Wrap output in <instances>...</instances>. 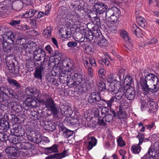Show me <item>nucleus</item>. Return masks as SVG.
I'll list each match as a JSON object with an SVG mask.
<instances>
[{
	"label": "nucleus",
	"instance_id": "nucleus-49",
	"mask_svg": "<svg viewBox=\"0 0 159 159\" xmlns=\"http://www.w3.org/2000/svg\"><path fill=\"white\" fill-rule=\"evenodd\" d=\"M15 133H16L15 135L16 136H22L24 134V131L23 128H21L20 130H19L18 131L16 130Z\"/></svg>",
	"mask_w": 159,
	"mask_h": 159
},
{
	"label": "nucleus",
	"instance_id": "nucleus-25",
	"mask_svg": "<svg viewBox=\"0 0 159 159\" xmlns=\"http://www.w3.org/2000/svg\"><path fill=\"white\" fill-rule=\"evenodd\" d=\"M43 70V68L41 67H37L34 75L35 78L41 79L42 77V72Z\"/></svg>",
	"mask_w": 159,
	"mask_h": 159
},
{
	"label": "nucleus",
	"instance_id": "nucleus-26",
	"mask_svg": "<svg viewBox=\"0 0 159 159\" xmlns=\"http://www.w3.org/2000/svg\"><path fill=\"white\" fill-rule=\"evenodd\" d=\"M137 20L138 24L141 27L144 28L147 26V23L144 18L139 16L137 18Z\"/></svg>",
	"mask_w": 159,
	"mask_h": 159
},
{
	"label": "nucleus",
	"instance_id": "nucleus-6",
	"mask_svg": "<svg viewBox=\"0 0 159 159\" xmlns=\"http://www.w3.org/2000/svg\"><path fill=\"white\" fill-rule=\"evenodd\" d=\"M72 79L73 81V84L74 85H78L81 83L83 84L86 82V80L80 74L75 73L72 76Z\"/></svg>",
	"mask_w": 159,
	"mask_h": 159
},
{
	"label": "nucleus",
	"instance_id": "nucleus-57",
	"mask_svg": "<svg viewBox=\"0 0 159 159\" xmlns=\"http://www.w3.org/2000/svg\"><path fill=\"white\" fill-rule=\"evenodd\" d=\"M89 61L91 65L93 66H96L97 65L95 60L93 58H91L89 60Z\"/></svg>",
	"mask_w": 159,
	"mask_h": 159
},
{
	"label": "nucleus",
	"instance_id": "nucleus-43",
	"mask_svg": "<svg viewBox=\"0 0 159 159\" xmlns=\"http://www.w3.org/2000/svg\"><path fill=\"white\" fill-rule=\"evenodd\" d=\"M117 145L120 147H123L125 146L126 143L121 137H119L117 139Z\"/></svg>",
	"mask_w": 159,
	"mask_h": 159
},
{
	"label": "nucleus",
	"instance_id": "nucleus-24",
	"mask_svg": "<svg viewBox=\"0 0 159 159\" xmlns=\"http://www.w3.org/2000/svg\"><path fill=\"white\" fill-rule=\"evenodd\" d=\"M108 112L101 111V115L103 117L105 122H109L112 119V116L109 114H106Z\"/></svg>",
	"mask_w": 159,
	"mask_h": 159
},
{
	"label": "nucleus",
	"instance_id": "nucleus-17",
	"mask_svg": "<svg viewBox=\"0 0 159 159\" xmlns=\"http://www.w3.org/2000/svg\"><path fill=\"white\" fill-rule=\"evenodd\" d=\"M16 147L23 150H29L33 148L34 147L32 144L28 142H24L22 143H17L16 144Z\"/></svg>",
	"mask_w": 159,
	"mask_h": 159
},
{
	"label": "nucleus",
	"instance_id": "nucleus-29",
	"mask_svg": "<svg viewBox=\"0 0 159 159\" xmlns=\"http://www.w3.org/2000/svg\"><path fill=\"white\" fill-rule=\"evenodd\" d=\"M131 30L137 37H138L140 36L141 30L140 28L136 25H133Z\"/></svg>",
	"mask_w": 159,
	"mask_h": 159
},
{
	"label": "nucleus",
	"instance_id": "nucleus-62",
	"mask_svg": "<svg viewBox=\"0 0 159 159\" xmlns=\"http://www.w3.org/2000/svg\"><path fill=\"white\" fill-rule=\"evenodd\" d=\"M102 61L104 63L105 65L108 66L110 63V61L108 59L104 58L102 59Z\"/></svg>",
	"mask_w": 159,
	"mask_h": 159
},
{
	"label": "nucleus",
	"instance_id": "nucleus-7",
	"mask_svg": "<svg viewBox=\"0 0 159 159\" xmlns=\"http://www.w3.org/2000/svg\"><path fill=\"white\" fill-rule=\"evenodd\" d=\"M46 107L49 108L52 113L54 115H56L58 112L57 108L55 107L54 104V101L51 98L48 99L46 102H44Z\"/></svg>",
	"mask_w": 159,
	"mask_h": 159
},
{
	"label": "nucleus",
	"instance_id": "nucleus-59",
	"mask_svg": "<svg viewBox=\"0 0 159 159\" xmlns=\"http://www.w3.org/2000/svg\"><path fill=\"white\" fill-rule=\"evenodd\" d=\"M52 43L56 46L57 48H58V43L57 40L54 38L52 37Z\"/></svg>",
	"mask_w": 159,
	"mask_h": 159
},
{
	"label": "nucleus",
	"instance_id": "nucleus-10",
	"mask_svg": "<svg viewBox=\"0 0 159 159\" xmlns=\"http://www.w3.org/2000/svg\"><path fill=\"white\" fill-rule=\"evenodd\" d=\"M6 153L8 155L13 157L18 156L20 154V151L16 149L15 147H9L5 150Z\"/></svg>",
	"mask_w": 159,
	"mask_h": 159
},
{
	"label": "nucleus",
	"instance_id": "nucleus-13",
	"mask_svg": "<svg viewBox=\"0 0 159 159\" xmlns=\"http://www.w3.org/2000/svg\"><path fill=\"white\" fill-rule=\"evenodd\" d=\"M69 155L67 151H65L60 154H52L46 157V159H60Z\"/></svg>",
	"mask_w": 159,
	"mask_h": 159
},
{
	"label": "nucleus",
	"instance_id": "nucleus-56",
	"mask_svg": "<svg viewBox=\"0 0 159 159\" xmlns=\"http://www.w3.org/2000/svg\"><path fill=\"white\" fill-rule=\"evenodd\" d=\"M45 48L46 51L49 53H51L52 51V49L50 46V45H48L46 46Z\"/></svg>",
	"mask_w": 159,
	"mask_h": 159
},
{
	"label": "nucleus",
	"instance_id": "nucleus-11",
	"mask_svg": "<svg viewBox=\"0 0 159 159\" xmlns=\"http://www.w3.org/2000/svg\"><path fill=\"white\" fill-rule=\"evenodd\" d=\"M59 33L60 35L64 38H69L71 35L70 29L67 26L60 29Z\"/></svg>",
	"mask_w": 159,
	"mask_h": 159
},
{
	"label": "nucleus",
	"instance_id": "nucleus-12",
	"mask_svg": "<svg viewBox=\"0 0 159 159\" xmlns=\"http://www.w3.org/2000/svg\"><path fill=\"white\" fill-rule=\"evenodd\" d=\"M88 140L87 148L89 150H91L93 147L96 146L97 143V139L94 137H87Z\"/></svg>",
	"mask_w": 159,
	"mask_h": 159
},
{
	"label": "nucleus",
	"instance_id": "nucleus-36",
	"mask_svg": "<svg viewBox=\"0 0 159 159\" xmlns=\"http://www.w3.org/2000/svg\"><path fill=\"white\" fill-rule=\"evenodd\" d=\"M145 42L148 44L153 45L157 42V40L153 37H150L147 39L145 40Z\"/></svg>",
	"mask_w": 159,
	"mask_h": 159
},
{
	"label": "nucleus",
	"instance_id": "nucleus-63",
	"mask_svg": "<svg viewBox=\"0 0 159 159\" xmlns=\"http://www.w3.org/2000/svg\"><path fill=\"white\" fill-rule=\"evenodd\" d=\"M26 102L29 103H31V104L32 105V103L35 102V101L33 100V99L32 98H28L26 100Z\"/></svg>",
	"mask_w": 159,
	"mask_h": 159
},
{
	"label": "nucleus",
	"instance_id": "nucleus-28",
	"mask_svg": "<svg viewBox=\"0 0 159 159\" xmlns=\"http://www.w3.org/2000/svg\"><path fill=\"white\" fill-rule=\"evenodd\" d=\"M72 25L74 28H79L81 23L80 19L78 16H76L72 20Z\"/></svg>",
	"mask_w": 159,
	"mask_h": 159
},
{
	"label": "nucleus",
	"instance_id": "nucleus-40",
	"mask_svg": "<svg viewBox=\"0 0 159 159\" xmlns=\"http://www.w3.org/2000/svg\"><path fill=\"white\" fill-rule=\"evenodd\" d=\"M124 94V92L122 90H119L116 93L115 95V98H116V100H120L122 98Z\"/></svg>",
	"mask_w": 159,
	"mask_h": 159
},
{
	"label": "nucleus",
	"instance_id": "nucleus-34",
	"mask_svg": "<svg viewBox=\"0 0 159 159\" xmlns=\"http://www.w3.org/2000/svg\"><path fill=\"white\" fill-rule=\"evenodd\" d=\"M141 148L139 144L133 145L131 147V150L133 153H138L141 150Z\"/></svg>",
	"mask_w": 159,
	"mask_h": 159
},
{
	"label": "nucleus",
	"instance_id": "nucleus-54",
	"mask_svg": "<svg viewBox=\"0 0 159 159\" xmlns=\"http://www.w3.org/2000/svg\"><path fill=\"white\" fill-rule=\"evenodd\" d=\"M9 94L11 95L12 97L15 99H17L18 98V96L12 90L8 91Z\"/></svg>",
	"mask_w": 159,
	"mask_h": 159
},
{
	"label": "nucleus",
	"instance_id": "nucleus-31",
	"mask_svg": "<svg viewBox=\"0 0 159 159\" xmlns=\"http://www.w3.org/2000/svg\"><path fill=\"white\" fill-rule=\"evenodd\" d=\"M97 85L98 89L100 91H104L107 90L106 84L102 80H99L98 82Z\"/></svg>",
	"mask_w": 159,
	"mask_h": 159
},
{
	"label": "nucleus",
	"instance_id": "nucleus-5",
	"mask_svg": "<svg viewBox=\"0 0 159 159\" xmlns=\"http://www.w3.org/2000/svg\"><path fill=\"white\" fill-rule=\"evenodd\" d=\"M72 79L73 81V84L74 85H78L81 83L83 84L86 82V80L80 74L75 73L72 76Z\"/></svg>",
	"mask_w": 159,
	"mask_h": 159
},
{
	"label": "nucleus",
	"instance_id": "nucleus-51",
	"mask_svg": "<svg viewBox=\"0 0 159 159\" xmlns=\"http://www.w3.org/2000/svg\"><path fill=\"white\" fill-rule=\"evenodd\" d=\"M77 45V43L76 42L70 41L67 44V46L70 48H73L76 46Z\"/></svg>",
	"mask_w": 159,
	"mask_h": 159
},
{
	"label": "nucleus",
	"instance_id": "nucleus-1",
	"mask_svg": "<svg viewBox=\"0 0 159 159\" xmlns=\"http://www.w3.org/2000/svg\"><path fill=\"white\" fill-rule=\"evenodd\" d=\"M140 85L143 91L155 93L159 89V80L154 74H149L146 76L145 80L141 82Z\"/></svg>",
	"mask_w": 159,
	"mask_h": 159
},
{
	"label": "nucleus",
	"instance_id": "nucleus-35",
	"mask_svg": "<svg viewBox=\"0 0 159 159\" xmlns=\"http://www.w3.org/2000/svg\"><path fill=\"white\" fill-rule=\"evenodd\" d=\"M64 133L63 135L66 138H68L71 136L73 134L74 132L66 128H64L63 129Z\"/></svg>",
	"mask_w": 159,
	"mask_h": 159
},
{
	"label": "nucleus",
	"instance_id": "nucleus-61",
	"mask_svg": "<svg viewBox=\"0 0 159 159\" xmlns=\"http://www.w3.org/2000/svg\"><path fill=\"white\" fill-rule=\"evenodd\" d=\"M156 103L152 101H149L147 102V105L149 106V107H150L152 106V105L155 106V104Z\"/></svg>",
	"mask_w": 159,
	"mask_h": 159
},
{
	"label": "nucleus",
	"instance_id": "nucleus-53",
	"mask_svg": "<svg viewBox=\"0 0 159 159\" xmlns=\"http://www.w3.org/2000/svg\"><path fill=\"white\" fill-rule=\"evenodd\" d=\"M105 71L103 69L101 68H99L98 71L99 75L100 77H102V76L104 75Z\"/></svg>",
	"mask_w": 159,
	"mask_h": 159
},
{
	"label": "nucleus",
	"instance_id": "nucleus-52",
	"mask_svg": "<svg viewBox=\"0 0 159 159\" xmlns=\"http://www.w3.org/2000/svg\"><path fill=\"white\" fill-rule=\"evenodd\" d=\"M84 63L85 68L88 69H91L92 67V65L90 63H89L87 61L85 60L84 61Z\"/></svg>",
	"mask_w": 159,
	"mask_h": 159
},
{
	"label": "nucleus",
	"instance_id": "nucleus-30",
	"mask_svg": "<svg viewBox=\"0 0 159 159\" xmlns=\"http://www.w3.org/2000/svg\"><path fill=\"white\" fill-rule=\"evenodd\" d=\"M110 24L108 26V33L113 35L117 32L116 27L115 24L112 25Z\"/></svg>",
	"mask_w": 159,
	"mask_h": 159
},
{
	"label": "nucleus",
	"instance_id": "nucleus-16",
	"mask_svg": "<svg viewBox=\"0 0 159 159\" xmlns=\"http://www.w3.org/2000/svg\"><path fill=\"white\" fill-rule=\"evenodd\" d=\"M120 84L118 81H116L111 83L108 87V90L111 92H114L117 91L120 88Z\"/></svg>",
	"mask_w": 159,
	"mask_h": 159
},
{
	"label": "nucleus",
	"instance_id": "nucleus-38",
	"mask_svg": "<svg viewBox=\"0 0 159 159\" xmlns=\"http://www.w3.org/2000/svg\"><path fill=\"white\" fill-rule=\"evenodd\" d=\"M133 80L129 75H126L124 80V83L126 85L130 86L132 83Z\"/></svg>",
	"mask_w": 159,
	"mask_h": 159
},
{
	"label": "nucleus",
	"instance_id": "nucleus-47",
	"mask_svg": "<svg viewBox=\"0 0 159 159\" xmlns=\"http://www.w3.org/2000/svg\"><path fill=\"white\" fill-rule=\"evenodd\" d=\"M21 22L20 20H12L10 23V24L13 27H15L17 25H19Z\"/></svg>",
	"mask_w": 159,
	"mask_h": 159
},
{
	"label": "nucleus",
	"instance_id": "nucleus-45",
	"mask_svg": "<svg viewBox=\"0 0 159 159\" xmlns=\"http://www.w3.org/2000/svg\"><path fill=\"white\" fill-rule=\"evenodd\" d=\"M70 123L72 125L78 126L79 125V122L77 119L75 118H70Z\"/></svg>",
	"mask_w": 159,
	"mask_h": 159
},
{
	"label": "nucleus",
	"instance_id": "nucleus-3",
	"mask_svg": "<svg viewBox=\"0 0 159 159\" xmlns=\"http://www.w3.org/2000/svg\"><path fill=\"white\" fill-rule=\"evenodd\" d=\"M118 10L115 8V14L112 11H107L106 14V20L110 23L111 24L114 25L118 20V14L117 12Z\"/></svg>",
	"mask_w": 159,
	"mask_h": 159
},
{
	"label": "nucleus",
	"instance_id": "nucleus-21",
	"mask_svg": "<svg viewBox=\"0 0 159 159\" xmlns=\"http://www.w3.org/2000/svg\"><path fill=\"white\" fill-rule=\"evenodd\" d=\"M3 51L6 52H10L11 47L10 43H8L5 40H3L2 43Z\"/></svg>",
	"mask_w": 159,
	"mask_h": 159
},
{
	"label": "nucleus",
	"instance_id": "nucleus-2",
	"mask_svg": "<svg viewBox=\"0 0 159 159\" xmlns=\"http://www.w3.org/2000/svg\"><path fill=\"white\" fill-rule=\"evenodd\" d=\"M57 67L61 71H70L74 67L73 61L72 60H64L62 62H59L57 64Z\"/></svg>",
	"mask_w": 159,
	"mask_h": 159
},
{
	"label": "nucleus",
	"instance_id": "nucleus-41",
	"mask_svg": "<svg viewBox=\"0 0 159 159\" xmlns=\"http://www.w3.org/2000/svg\"><path fill=\"white\" fill-rule=\"evenodd\" d=\"M108 44L107 41L105 39H102L98 43V44L101 47H106Z\"/></svg>",
	"mask_w": 159,
	"mask_h": 159
},
{
	"label": "nucleus",
	"instance_id": "nucleus-9",
	"mask_svg": "<svg viewBox=\"0 0 159 159\" xmlns=\"http://www.w3.org/2000/svg\"><path fill=\"white\" fill-rule=\"evenodd\" d=\"M101 97L100 94L95 93H92L88 98V101L90 103L95 102H99Z\"/></svg>",
	"mask_w": 159,
	"mask_h": 159
},
{
	"label": "nucleus",
	"instance_id": "nucleus-46",
	"mask_svg": "<svg viewBox=\"0 0 159 159\" xmlns=\"http://www.w3.org/2000/svg\"><path fill=\"white\" fill-rule=\"evenodd\" d=\"M151 149H149L148 151V154L146 156H144L142 159H153L152 157L153 152L151 151Z\"/></svg>",
	"mask_w": 159,
	"mask_h": 159
},
{
	"label": "nucleus",
	"instance_id": "nucleus-4",
	"mask_svg": "<svg viewBox=\"0 0 159 159\" xmlns=\"http://www.w3.org/2000/svg\"><path fill=\"white\" fill-rule=\"evenodd\" d=\"M107 8V6L104 3L98 2L93 5L92 9L97 14H101L106 11Z\"/></svg>",
	"mask_w": 159,
	"mask_h": 159
},
{
	"label": "nucleus",
	"instance_id": "nucleus-18",
	"mask_svg": "<svg viewBox=\"0 0 159 159\" xmlns=\"http://www.w3.org/2000/svg\"><path fill=\"white\" fill-rule=\"evenodd\" d=\"M125 96L129 100H132L134 98L135 91L133 88L128 89L125 92Z\"/></svg>",
	"mask_w": 159,
	"mask_h": 159
},
{
	"label": "nucleus",
	"instance_id": "nucleus-44",
	"mask_svg": "<svg viewBox=\"0 0 159 159\" xmlns=\"http://www.w3.org/2000/svg\"><path fill=\"white\" fill-rule=\"evenodd\" d=\"M5 38H7L9 40L14 42L15 40V35L12 32H8L5 35Z\"/></svg>",
	"mask_w": 159,
	"mask_h": 159
},
{
	"label": "nucleus",
	"instance_id": "nucleus-64",
	"mask_svg": "<svg viewBox=\"0 0 159 159\" xmlns=\"http://www.w3.org/2000/svg\"><path fill=\"white\" fill-rule=\"evenodd\" d=\"M16 103H15L14 102H8V106L11 107V108L12 109H13V108L15 107V105H16Z\"/></svg>",
	"mask_w": 159,
	"mask_h": 159
},
{
	"label": "nucleus",
	"instance_id": "nucleus-55",
	"mask_svg": "<svg viewBox=\"0 0 159 159\" xmlns=\"http://www.w3.org/2000/svg\"><path fill=\"white\" fill-rule=\"evenodd\" d=\"M55 56H58L57 57H56L57 58V59L58 60L60 61L61 60V57L62 56L61 53L59 51H55V54L54 55Z\"/></svg>",
	"mask_w": 159,
	"mask_h": 159
},
{
	"label": "nucleus",
	"instance_id": "nucleus-37",
	"mask_svg": "<svg viewBox=\"0 0 159 159\" xmlns=\"http://www.w3.org/2000/svg\"><path fill=\"white\" fill-rule=\"evenodd\" d=\"M9 128V123L6 121H3L2 122L0 121V129L2 130H7Z\"/></svg>",
	"mask_w": 159,
	"mask_h": 159
},
{
	"label": "nucleus",
	"instance_id": "nucleus-58",
	"mask_svg": "<svg viewBox=\"0 0 159 159\" xmlns=\"http://www.w3.org/2000/svg\"><path fill=\"white\" fill-rule=\"evenodd\" d=\"M81 35V37L80 38H76V39H75V40L77 41L78 42V43H82L84 41V38Z\"/></svg>",
	"mask_w": 159,
	"mask_h": 159
},
{
	"label": "nucleus",
	"instance_id": "nucleus-20",
	"mask_svg": "<svg viewBox=\"0 0 159 159\" xmlns=\"http://www.w3.org/2000/svg\"><path fill=\"white\" fill-rule=\"evenodd\" d=\"M101 100L102 102H100V103L98 102L97 103V107L102 109L101 111L108 112V108L107 107V106H106V103L103 101L104 100H102L101 99Z\"/></svg>",
	"mask_w": 159,
	"mask_h": 159
},
{
	"label": "nucleus",
	"instance_id": "nucleus-39",
	"mask_svg": "<svg viewBox=\"0 0 159 159\" xmlns=\"http://www.w3.org/2000/svg\"><path fill=\"white\" fill-rule=\"evenodd\" d=\"M149 149H151V151L153 152V154L154 152H156L159 150V142H157L154 143L153 146H152Z\"/></svg>",
	"mask_w": 159,
	"mask_h": 159
},
{
	"label": "nucleus",
	"instance_id": "nucleus-15",
	"mask_svg": "<svg viewBox=\"0 0 159 159\" xmlns=\"http://www.w3.org/2000/svg\"><path fill=\"white\" fill-rule=\"evenodd\" d=\"M120 35L123 39L127 42L126 43V48H128L127 45V44H128L129 43V47H132V45L130 43L131 41H130V37L128 35V33L125 30H122L120 31Z\"/></svg>",
	"mask_w": 159,
	"mask_h": 159
},
{
	"label": "nucleus",
	"instance_id": "nucleus-19",
	"mask_svg": "<svg viewBox=\"0 0 159 159\" xmlns=\"http://www.w3.org/2000/svg\"><path fill=\"white\" fill-rule=\"evenodd\" d=\"M45 152L47 154H50L58 152V145L55 144L51 147L45 148Z\"/></svg>",
	"mask_w": 159,
	"mask_h": 159
},
{
	"label": "nucleus",
	"instance_id": "nucleus-14",
	"mask_svg": "<svg viewBox=\"0 0 159 159\" xmlns=\"http://www.w3.org/2000/svg\"><path fill=\"white\" fill-rule=\"evenodd\" d=\"M93 110L94 111H95V112H94V114L95 116H97L98 119L99 125L100 126H105L106 125V122L104 120L103 117L99 113L98 109L94 108H93Z\"/></svg>",
	"mask_w": 159,
	"mask_h": 159
},
{
	"label": "nucleus",
	"instance_id": "nucleus-50",
	"mask_svg": "<svg viewBox=\"0 0 159 159\" xmlns=\"http://www.w3.org/2000/svg\"><path fill=\"white\" fill-rule=\"evenodd\" d=\"M137 137L138 138L139 141V144H141L144 139V136L142 133H139Z\"/></svg>",
	"mask_w": 159,
	"mask_h": 159
},
{
	"label": "nucleus",
	"instance_id": "nucleus-48",
	"mask_svg": "<svg viewBox=\"0 0 159 159\" xmlns=\"http://www.w3.org/2000/svg\"><path fill=\"white\" fill-rule=\"evenodd\" d=\"M7 90V89L3 87H0V92L1 93L2 97H5L7 96V94L5 93Z\"/></svg>",
	"mask_w": 159,
	"mask_h": 159
},
{
	"label": "nucleus",
	"instance_id": "nucleus-22",
	"mask_svg": "<svg viewBox=\"0 0 159 159\" xmlns=\"http://www.w3.org/2000/svg\"><path fill=\"white\" fill-rule=\"evenodd\" d=\"M52 31V28L48 26L44 30L43 33L44 37L47 39L50 38L51 36V32Z\"/></svg>",
	"mask_w": 159,
	"mask_h": 159
},
{
	"label": "nucleus",
	"instance_id": "nucleus-23",
	"mask_svg": "<svg viewBox=\"0 0 159 159\" xmlns=\"http://www.w3.org/2000/svg\"><path fill=\"white\" fill-rule=\"evenodd\" d=\"M37 12V11L34 9H30L26 11L23 14V17L25 18H30L32 17Z\"/></svg>",
	"mask_w": 159,
	"mask_h": 159
},
{
	"label": "nucleus",
	"instance_id": "nucleus-60",
	"mask_svg": "<svg viewBox=\"0 0 159 159\" xmlns=\"http://www.w3.org/2000/svg\"><path fill=\"white\" fill-rule=\"evenodd\" d=\"M119 153L122 156H125L126 152L124 149H120L119 151Z\"/></svg>",
	"mask_w": 159,
	"mask_h": 159
},
{
	"label": "nucleus",
	"instance_id": "nucleus-32",
	"mask_svg": "<svg viewBox=\"0 0 159 159\" xmlns=\"http://www.w3.org/2000/svg\"><path fill=\"white\" fill-rule=\"evenodd\" d=\"M7 80L10 84L15 86L17 89H18L20 87V84L15 80L12 79L10 78H8Z\"/></svg>",
	"mask_w": 159,
	"mask_h": 159
},
{
	"label": "nucleus",
	"instance_id": "nucleus-42",
	"mask_svg": "<svg viewBox=\"0 0 159 159\" xmlns=\"http://www.w3.org/2000/svg\"><path fill=\"white\" fill-rule=\"evenodd\" d=\"M116 77L115 75L113 74H110L107 78V81L108 82L111 83L114 82L115 81H117L116 80Z\"/></svg>",
	"mask_w": 159,
	"mask_h": 159
},
{
	"label": "nucleus",
	"instance_id": "nucleus-27",
	"mask_svg": "<svg viewBox=\"0 0 159 159\" xmlns=\"http://www.w3.org/2000/svg\"><path fill=\"white\" fill-rule=\"evenodd\" d=\"M103 101L106 103V104L107 105V107H108L109 109H111V108L112 104L115 102H117V100H116L115 96H112L109 100H105Z\"/></svg>",
	"mask_w": 159,
	"mask_h": 159
},
{
	"label": "nucleus",
	"instance_id": "nucleus-33",
	"mask_svg": "<svg viewBox=\"0 0 159 159\" xmlns=\"http://www.w3.org/2000/svg\"><path fill=\"white\" fill-rule=\"evenodd\" d=\"M30 93H31L30 95L33 100H36L38 101H40V94L37 91H30Z\"/></svg>",
	"mask_w": 159,
	"mask_h": 159
},
{
	"label": "nucleus",
	"instance_id": "nucleus-8",
	"mask_svg": "<svg viewBox=\"0 0 159 159\" xmlns=\"http://www.w3.org/2000/svg\"><path fill=\"white\" fill-rule=\"evenodd\" d=\"M8 57H7L6 58V63L7 66L8 67V70L10 71V72L13 74H18L19 73V70L17 69H16L14 63L11 61L9 60L8 61Z\"/></svg>",
	"mask_w": 159,
	"mask_h": 159
}]
</instances>
